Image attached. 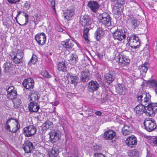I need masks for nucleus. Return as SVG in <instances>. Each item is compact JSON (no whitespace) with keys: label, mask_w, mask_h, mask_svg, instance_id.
<instances>
[{"label":"nucleus","mask_w":157,"mask_h":157,"mask_svg":"<svg viewBox=\"0 0 157 157\" xmlns=\"http://www.w3.org/2000/svg\"><path fill=\"white\" fill-rule=\"evenodd\" d=\"M99 23L102 27L106 28L111 25V17L106 12L100 14L98 16Z\"/></svg>","instance_id":"obj_1"},{"label":"nucleus","mask_w":157,"mask_h":157,"mask_svg":"<svg viewBox=\"0 0 157 157\" xmlns=\"http://www.w3.org/2000/svg\"><path fill=\"white\" fill-rule=\"evenodd\" d=\"M144 96V101H143L142 103L140 104H142L145 108H150L152 109V111H154V113H156L157 112V103H150L151 96L148 93H147L145 92Z\"/></svg>","instance_id":"obj_2"},{"label":"nucleus","mask_w":157,"mask_h":157,"mask_svg":"<svg viewBox=\"0 0 157 157\" xmlns=\"http://www.w3.org/2000/svg\"><path fill=\"white\" fill-rule=\"evenodd\" d=\"M152 109L150 108H145L142 104H139L134 108V111L136 112V114L137 116H140L144 113H145L147 116L152 117L154 116V111H152Z\"/></svg>","instance_id":"obj_3"},{"label":"nucleus","mask_w":157,"mask_h":157,"mask_svg":"<svg viewBox=\"0 0 157 157\" xmlns=\"http://www.w3.org/2000/svg\"><path fill=\"white\" fill-rule=\"evenodd\" d=\"M127 30L124 28L117 29L113 33V36L115 40L121 41L126 37Z\"/></svg>","instance_id":"obj_4"},{"label":"nucleus","mask_w":157,"mask_h":157,"mask_svg":"<svg viewBox=\"0 0 157 157\" xmlns=\"http://www.w3.org/2000/svg\"><path fill=\"white\" fill-rule=\"evenodd\" d=\"M23 52L20 50L18 49L16 52H13L10 56L13 62L16 64H20L23 63L22 58Z\"/></svg>","instance_id":"obj_5"},{"label":"nucleus","mask_w":157,"mask_h":157,"mask_svg":"<svg viewBox=\"0 0 157 157\" xmlns=\"http://www.w3.org/2000/svg\"><path fill=\"white\" fill-rule=\"evenodd\" d=\"M127 22L132 26V28L136 29L139 25L140 22L135 17L131 12H129L126 16Z\"/></svg>","instance_id":"obj_6"},{"label":"nucleus","mask_w":157,"mask_h":157,"mask_svg":"<svg viewBox=\"0 0 157 157\" xmlns=\"http://www.w3.org/2000/svg\"><path fill=\"white\" fill-rule=\"evenodd\" d=\"M117 57L118 59L119 64L121 66H128L130 62L128 57L124 55L123 52H121L119 53Z\"/></svg>","instance_id":"obj_7"},{"label":"nucleus","mask_w":157,"mask_h":157,"mask_svg":"<svg viewBox=\"0 0 157 157\" xmlns=\"http://www.w3.org/2000/svg\"><path fill=\"white\" fill-rule=\"evenodd\" d=\"M36 128L32 125H30L23 128V133L26 137L32 136L36 133Z\"/></svg>","instance_id":"obj_8"},{"label":"nucleus","mask_w":157,"mask_h":157,"mask_svg":"<svg viewBox=\"0 0 157 157\" xmlns=\"http://www.w3.org/2000/svg\"><path fill=\"white\" fill-rule=\"evenodd\" d=\"M49 141L52 143L57 142L60 138V134L58 130H52L49 133Z\"/></svg>","instance_id":"obj_9"},{"label":"nucleus","mask_w":157,"mask_h":157,"mask_svg":"<svg viewBox=\"0 0 157 157\" xmlns=\"http://www.w3.org/2000/svg\"><path fill=\"white\" fill-rule=\"evenodd\" d=\"M91 17L87 14H85L80 17L79 23L84 27H89L91 22Z\"/></svg>","instance_id":"obj_10"},{"label":"nucleus","mask_w":157,"mask_h":157,"mask_svg":"<svg viewBox=\"0 0 157 157\" xmlns=\"http://www.w3.org/2000/svg\"><path fill=\"white\" fill-rule=\"evenodd\" d=\"M144 125L145 129L148 132H151L157 127L154 119L147 120L144 122Z\"/></svg>","instance_id":"obj_11"},{"label":"nucleus","mask_w":157,"mask_h":157,"mask_svg":"<svg viewBox=\"0 0 157 157\" xmlns=\"http://www.w3.org/2000/svg\"><path fill=\"white\" fill-rule=\"evenodd\" d=\"M104 81L105 83L110 84L113 81L115 78V73L112 69L104 75Z\"/></svg>","instance_id":"obj_12"},{"label":"nucleus","mask_w":157,"mask_h":157,"mask_svg":"<svg viewBox=\"0 0 157 157\" xmlns=\"http://www.w3.org/2000/svg\"><path fill=\"white\" fill-rule=\"evenodd\" d=\"M35 39L39 45L42 46L45 43L46 36L44 33H39L35 35Z\"/></svg>","instance_id":"obj_13"},{"label":"nucleus","mask_w":157,"mask_h":157,"mask_svg":"<svg viewBox=\"0 0 157 157\" xmlns=\"http://www.w3.org/2000/svg\"><path fill=\"white\" fill-rule=\"evenodd\" d=\"M22 84L26 89L31 90L34 87V81L32 78H29L24 80Z\"/></svg>","instance_id":"obj_14"},{"label":"nucleus","mask_w":157,"mask_h":157,"mask_svg":"<svg viewBox=\"0 0 157 157\" xmlns=\"http://www.w3.org/2000/svg\"><path fill=\"white\" fill-rule=\"evenodd\" d=\"M137 142L136 138L133 135L129 137L125 140L126 144L131 148L135 147L137 144Z\"/></svg>","instance_id":"obj_15"},{"label":"nucleus","mask_w":157,"mask_h":157,"mask_svg":"<svg viewBox=\"0 0 157 157\" xmlns=\"http://www.w3.org/2000/svg\"><path fill=\"white\" fill-rule=\"evenodd\" d=\"M22 148L25 153H30L33 148V145L30 141L27 140L24 142Z\"/></svg>","instance_id":"obj_16"},{"label":"nucleus","mask_w":157,"mask_h":157,"mask_svg":"<svg viewBox=\"0 0 157 157\" xmlns=\"http://www.w3.org/2000/svg\"><path fill=\"white\" fill-rule=\"evenodd\" d=\"M116 133L113 130H109L105 132L103 135V137L105 140H112L114 138Z\"/></svg>","instance_id":"obj_17"},{"label":"nucleus","mask_w":157,"mask_h":157,"mask_svg":"<svg viewBox=\"0 0 157 157\" xmlns=\"http://www.w3.org/2000/svg\"><path fill=\"white\" fill-rule=\"evenodd\" d=\"M81 77L80 78V81L81 82L84 83L87 82L90 77V73L88 69L84 70L81 72Z\"/></svg>","instance_id":"obj_18"},{"label":"nucleus","mask_w":157,"mask_h":157,"mask_svg":"<svg viewBox=\"0 0 157 157\" xmlns=\"http://www.w3.org/2000/svg\"><path fill=\"white\" fill-rule=\"evenodd\" d=\"M68 80L71 84H73L74 86L77 85L78 83L79 78L78 76L71 73L68 74Z\"/></svg>","instance_id":"obj_19"},{"label":"nucleus","mask_w":157,"mask_h":157,"mask_svg":"<svg viewBox=\"0 0 157 157\" xmlns=\"http://www.w3.org/2000/svg\"><path fill=\"white\" fill-rule=\"evenodd\" d=\"M87 6L94 13H96L99 7L98 2L94 1H89L87 4Z\"/></svg>","instance_id":"obj_20"},{"label":"nucleus","mask_w":157,"mask_h":157,"mask_svg":"<svg viewBox=\"0 0 157 157\" xmlns=\"http://www.w3.org/2000/svg\"><path fill=\"white\" fill-rule=\"evenodd\" d=\"M103 27H99L98 28L94 33L95 37L97 40H99L102 39L105 34V31L103 28Z\"/></svg>","instance_id":"obj_21"},{"label":"nucleus","mask_w":157,"mask_h":157,"mask_svg":"<svg viewBox=\"0 0 157 157\" xmlns=\"http://www.w3.org/2000/svg\"><path fill=\"white\" fill-rule=\"evenodd\" d=\"M40 108L39 105L37 102H30L29 104V110L30 113L37 112Z\"/></svg>","instance_id":"obj_22"},{"label":"nucleus","mask_w":157,"mask_h":157,"mask_svg":"<svg viewBox=\"0 0 157 157\" xmlns=\"http://www.w3.org/2000/svg\"><path fill=\"white\" fill-rule=\"evenodd\" d=\"M61 44L67 49H71L74 45V42L71 39H67L61 42Z\"/></svg>","instance_id":"obj_23"},{"label":"nucleus","mask_w":157,"mask_h":157,"mask_svg":"<svg viewBox=\"0 0 157 157\" xmlns=\"http://www.w3.org/2000/svg\"><path fill=\"white\" fill-rule=\"evenodd\" d=\"M40 97V95L38 92L35 91H32L30 92V101L31 102H38Z\"/></svg>","instance_id":"obj_24"},{"label":"nucleus","mask_w":157,"mask_h":157,"mask_svg":"<svg viewBox=\"0 0 157 157\" xmlns=\"http://www.w3.org/2000/svg\"><path fill=\"white\" fill-rule=\"evenodd\" d=\"M116 92L120 95H124L126 91V89L124 85L122 84H117L116 87Z\"/></svg>","instance_id":"obj_25"},{"label":"nucleus","mask_w":157,"mask_h":157,"mask_svg":"<svg viewBox=\"0 0 157 157\" xmlns=\"http://www.w3.org/2000/svg\"><path fill=\"white\" fill-rule=\"evenodd\" d=\"M74 12L72 10L67 9L64 11L63 16L65 19L67 21L71 19Z\"/></svg>","instance_id":"obj_26"},{"label":"nucleus","mask_w":157,"mask_h":157,"mask_svg":"<svg viewBox=\"0 0 157 157\" xmlns=\"http://www.w3.org/2000/svg\"><path fill=\"white\" fill-rule=\"evenodd\" d=\"M65 60L62 61L61 62H58L57 64V69L59 71L63 72H66L67 71V65Z\"/></svg>","instance_id":"obj_27"},{"label":"nucleus","mask_w":157,"mask_h":157,"mask_svg":"<svg viewBox=\"0 0 157 157\" xmlns=\"http://www.w3.org/2000/svg\"><path fill=\"white\" fill-rule=\"evenodd\" d=\"M128 43L129 45L132 48L136 49L139 48L140 42L139 37H138L135 39V40L132 41V40Z\"/></svg>","instance_id":"obj_28"},{"label":"nucleus","mask_w":157,"mask_h":157,"mask_svg":"<svg viewBox=\"0 0 157 157\" xmlns=\"http://www.w3.org/2000/svg\"><path fill=\"white\" fill-rule=\"evenodd\" d=\"M113 5V9L114 13L116 15H121L122 10L121 6H122L119 4V2L116 3L115 4Z\"/></svg>","instance_id":"obj_29"},{"label":"nucleus","mask_w":157,"mask_h":157,"mask_svg":"<svg viewBox=\"0 0 157 157\" xmlns=\"http://www.w3.org/2000/svg\"><path fill=\"white\" fill-rule=\"evenodd\" d=\"M99 87V84L96 81L92 80L89 83L88 88L92 91L97 90Z\"/></svg>","instance_id":"obj_30"},{"label":"nucleus","mask_w":157,"mask_h":157,"mask_svg":"<svg viewBox=\"0 0 157 157\" xmlns=\"http://www.w3.org/2000/svg\"><path fill=\"white\" fill-rule=\"evenodd\" d=\"M53 127V122L49 120H47L41 126L42 129L44 131H46L48 129L52 128Z\"/></svg>","instance_id":"obj_31"},{"label":"nucleus","mask_w":157,"mask_h":157,"mask_svg":"<svg viewBox=\"0 0 157 157\" xmlns=\"http://www.w3.org/2000/svg\"><path fill=\"white\" fill-rule=\"evenodd\" d=\"M131 127V126L130 125L124 124L122 129V134L124 136L129 135L131 132V131L129 130V129Z\"/></svg>","instance_id":"obj_32"},{"label":"nucleus","mask_w":157,"mask_h":157,"mask_svg":"<svg viewBox=\"0 0 157 157\" xmlns=\"http://www.w3.org/2000/svg\"><path fill=\"white\" fill-rule=\"evenodd\" d=\"M3 67L4 68V72H8L11 70L12 68V65L11 63L6 62L3 65Z\"/></svg>","instance_id":"obj_33"},{"label":"nucleus","mask_w":157,"mask_h":157,"mask_svg":"<svg viewBox=\"0 0 157 157\" xmlns=\"http://www.w3.org/2000/svg\"><path fill=\"white\" fill-rule=\"evenodd\" d=\"M149 66V64L145 62L140 66H139V69H140L141 73H143L145 74L147 71V67Z\"/></svg>","instance_id":"obj_34"},{"label":"nucleus","mask_w":157,"mask_h":157,"mask_svg":"<svg viewBox=\"0 0 157 157\" xmlns=\"http://www.w3.org/2000/svg\"><path fill=\"white\" fill-rule=\"evenodd\" d=\"M58 150L55 148H52V149L48 152L49 157H56L58 153Z\"/></svg>","instance_id":"obj_35"},{"label":"nucleus","mask_w":157,"mask_h":157,"mask_svg":"<svg viewBox=\"0 0 157 157\" xmlns=\"http://www.w3.org/2000/svg\"><path fill=\"white\" fill-rule=\"evenodd\" d=\"M15 122L16 123V124L15 127L13 128L11 131L12 133H16L20 129V124L17 119H15Z\"/></svg>","instance_id":"obj_36"},{"label":"nucleus","mask_w":157,"mask_h":157,"mask_svg":"<svg viewBox=\"0 0 157 157\" xmlns=\"http://www.w3.org/2000/svg\"><path fill=\"white\" fill-rule=\"evenodd\" d=\"M128 155L131 157H139V152L136 149L130 150Z\"/></svg>","instance_id":"obj_37"},{"label":"nucleus","mask_w":157,"mask_h":157,"mask_svg":"<svg viewBox=\"0 0 157 157\" xmlns=\"http://www.w3.org/2000/svg\"><path fill=\"white\" fill-rule=\"evenodd\" d=\"M146 91H142L141 92H139L137 94V99L138 102L140 104L142 103L143 101L142 98H144V94H145Z\"/></svg>","instance_id":"obj_38"},{"label":"nucleus","mask_w":157,"mask_h":157,"mask_svg":"<svg viewBox=\"0 0 157 157\" xmlns=\"http://www.w3.org/2000/svg\"><path fill=\"white\" fill-rule=\"evenodd\" d=\"M70 58L71 61L73 64H76L78 61L77 55L75 53L71 54Z\"/></svg>","instance_id":"obj_39"},{"label":"nucleus","mask_w":157,"mask_h":157,"mask_svg":"<svg viewBox=\"0 0 157 157\" xmlns=\"http://www.w3.org/2000/svg\"><path fill=\"white\" fill-rule=\"evenodd\" d=\"M17 95L16 91H14L11 93L7 94V97L10 99H13L16 98Z\"/></svg>","instance_id":"obj_40"},{"label":"nucleus","mask_w":157,"mask_h":157,"mask_svg":"<svg viewBox=\"0 0 157 157\" xmlns=\"http://www.w3.org/2000/svg\"><path fill=\"white\" fill-rule=\"evenodd\" d=\"M37 60V56L33 54V56L28 63L29 66L32 64H35Z\"/></svg>","instance_id":"obj_41"},{"label":"nucleus","mask_w":157,"mask_h":157,"mask_svg":"<svg viewBox=\"0 0 157 157\" xmlns=\"http://www.w3.org/2000/svg\"><path fill=\"white\" fill-rule=\"evenodd\" d=\"M138 37V36H137L134 34H130L127 37V40L128 43H129L132 40V41L135 40V39Z\"/></svg>","instance_id":"obj_42"},{"label":"nucleus","mask_w":157,"mask_h":157,"mask_svg":"<svg viewBox=\"0 0 157 157\" xmlns=\"http://www.w3.org/2000/svg\"><path fill=\"white\" fill-rule=\"evenodd\" d=\"M149 142L152 145L157 146V136L151 137Z\"/></svg>","instance_id":"obj_43"},{"label":"nucleus","mask_w":157,"mask_h":157,"mask_svg":"<svg viewBox=\"0 0 157 157\" xmlns=\"http://www.w3.org/2000/svg\"><path fill=\"white\" fill-rule=\"evenodd\" d=\"M41 75L46 78H48L51 77L50 75L46 70L42 71L41 72Z\"/></svg>","instance_id":"obj_44"},{"label":"nucleus","mask_w":157,"mask_h":157,"mask_svg":"<svg viewBox=\"0 0 157 157\" xmlns=\"http://www.w3.org/2000/svg\"><path fill=\"white\" fill-rule=\"evenodd\" d=\"M149 82L151 85L154 87V89H157V81L156 80L152 79L149 81Z\"/></svg>","instance_id":"obj_45"},{"label":"nucleus","mask_w":157,"mask_h":157,"mask_svg":"<svg viewBox=\"0 0 157 157\" xmlns=\"http://www.w3.org/2000/svg\"><path fill=\"white\" fill-rule=\"evenodd\" d=\"M14 105L16 108L18 107V106L21 104V101L20 99L17 98L14 100Z\"/></svg>","instance_id":"obj_46"},{"label":"nucleus","mask_w":157,"mask_h":157,"mask_svg":"<svg viewBox=\"0 0 157 157\" xmlns=\"http://www.w3.org/2000/svg\"><path fill=\"white\" fill-rule=\"evenodd\" d=\"M6 90L7 91V93H10L12 92H13L14 91H16L14 89V87L13 86H9L8 88H6Z\"/></svg>","instance_id":"obj_47"},{"label":"nucleus","mask_w":157,"mask_h":157,"mask_svg":"<svg viewBox=\"0 0 157 157\" xmlns=\"http://www.w3.org/2000/svg\"><path fill=\"white\" fill-rule=\"evenodd\" d=\"M89 29L87 27L83 30V36H88Z\"/></svg>","instance_id":"obj_48"},{"label":"nucleus","mask_w":157,"mask_h":157,"mask_svg":"<svg viewBox=\"0 0 157 157\" xmlns=\"http://www.w3.org/2000/svg\"><path fill=\"white\" fill-rule=\"evenodd\" d=\"M94 157H106L101 153H95L94 155Z\"/></svg>","instance_id":"obj_49"},{"label":"nucleus","mask_w":157,"mask_h":157,"mask_svg":"<svg viewBox=\"0 0 157 157\" xmlns=\"http://www.w3.org/2000/svg\"><path fill=\"white\" fill-rule=\"evenodd\" d=\"M20 0H7L8 2L11 4H16L20 1Z\"/></svg>","instance_id":"obj_50"},{"label":"nucleus","mask_w":157,"mask_h":157,"mask_svg":"<svg viewBox=\"0 0 157 157\" xmlns=\"http://www.w3.org/2000/svg\"><path fill=\"white\" fill-rule=\"evenodd\" d=\"M4 127L6 130H8L9 132L11 131V130L10 129V126L9 125V124H7L5 123Z\"/></svg>","instance_id":"obj_51"},{"label":"nucleus","mask_w":157,"mask_h":157,"mask_svg":"<svg viewBox=\"0 0 157 157\" xmlns=\"http://www.w3.org/2000/svg\"><path fill=\"white\" fill-rule=\"evenodd\" d=\"M24 6L25 8L27 9H29L31 5L30 3H28L27 2H26L25 3Z\"/></svg>","instance_id":"obj_52"},{"label":"nucleus","mask_w":157,"mask_h":157,"mask_svg":"<svg viewBox=\"0 0 157 157\" xmlns=\"http://www.w3.org/2000/svg\"><path fill=\"white\" fill-rule=\"evenodd\" d=\"M87 44H89L90 43V41L88 39V36H83Z\"/></svg>","instance_id":"obj_53"},{"label":"nucleus","mask_w":157,"mask_h":157,"mask_svg":"<svg viewBox=\"0 0 157 157\" xmlns=\"http://www.w3.org/2000/svg\"><path fill=\"white\" fill-rule=\"evenodd\" d=\"M15 119L12 117L10 118L7 120V121H6L5 124H9V123L10 122L11 120H14L15 121Z\"/></svg>","instance_id":"obj_54"},{"label":"nucleus","mask_w":157,"mask_h":157,"mask_svg":"<svg viewBox=\"0 0 157 157\" xmlns=\"http://www.w3.org/2000/svg\"><path fill=\"white\" fill-rule=\"evenodd\" d=\"M95 114L96 115L101 116L102 114V113L100 111H97L95 112Z\"/></svg>","instance_id":"obj_55"},{"label":"nucleus","mask_w":157,"mask_h":157,"mask_svg":"<svg viewBox=\"0 0 157 157\" xmlns=\"http://www.w3.org/2000/svg\"><path fill=\"white\" fill-rule=\"evenodd\" d=\"M108 99V96H106L105 98H103L102 100V103L105 102Z\"/></svg>","instance_id":"obj_56"},{"label":"nucleus","mask_w":157,"mask_h":157,"mask_svg":"<svg viewBox=\"0 0 157 157\" xmlns=\"http://www.w3.org/2000/svg\"><path fill=\"white\" fill-rule=\"evenodd\" d=\"M112 2V4L113 5L115 4L116 3L119 2V0H111Z\"/></svg>","instance_id":"obj_57"},{"label":"nucleus","mask_w":157,"mask_h":157,"mask_svg":"<svg viewBox=\"0 0 157 157\" xmlns=\"http://www.w3.org/2000/svg\"><path fill=\"white\" fill-rule=\"evenodd\" d=\"M119 4L122 6L125 3L124 0H119Z\"/></svg>","instance_id":"obj_58"},{"label":"nucleus","mask_w":157,"mask_h":157,"mask_svg":"<svg viewBox=\"0 0 157 157\" xmlns=\"http://www.w3.org/2000/svg\"><path fill=\"white\" fill-rule=\"evenodd\" d=\"M85 110L86 111H89V112H93V109H86Z\"/></svg>","instance_id":"obj_59"},{"label":"nucleus","mask_w":157,"mask_h":157,"mask_svg":"<svg viewBox=\"0 0 157 157\" xmlns=\"http://www.w3.org/2000/svg\"><path fill=\"white\" fill-rule=\"evenodd\" d=\"M51 5L52 7L55 6V1L52 2H51Z\"/></svg>","instance_id":"obj_60"},{"label":"nucleus","mask_w":157,"mask_h":157,"mask_svg":"<svg viewBox=\"0 0 157 157\" xmlns=\"http://www.w3.org/2000/svg\"><path fill=\"white\" fill-rule=\"evenodd\" d=\"M21 11H18L17 14L16 15L17 17H18L20 14H21Z\"/></svg>","instance_id":"obj_61"},{"label":"nucleus","mask_w":157,"mask_h":157,"mask_svg":"<svg viewBox=\"0 0 157 157\" xmlns=\"http://www.w3.org/2000/svg\"><path fill=\"white\" fill-rule=\"evenodd\" d=\"M64 121V120L63 119L60 120L59 121V123L61 124H63L64 123H63Z\"/></svg>","instance_id":"obj_62"},{"label":"nucleus","mask_w":157,"mask_h":157,"mask_svg":"<svg viewBox=\"0 0 157 157\" xmlns=\"http://www.w3.org/2000/svg\"><path fill=\"white\" fill-rule=\"evenodd\" d=\"M24 16L25 17V18H29V15L27 13H25Z\"/></svg>","instance_id":"obj_63"},{"label":"nucleus","mask_w":157,"mask_h":157,"mask_svg":"<svg viewBox=\"0 0 157 157\" xmlns=\"http://www.w3.org/2000/svg\"><path fill=\"white\" fill-rule=\"evenodd\" d=\"M146 157H153V156L152 155L147 154Z\"/></svg>","instance_id":"obj_64"}]
</instances>
